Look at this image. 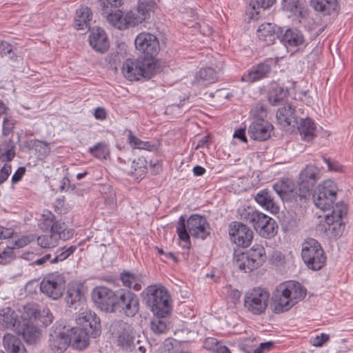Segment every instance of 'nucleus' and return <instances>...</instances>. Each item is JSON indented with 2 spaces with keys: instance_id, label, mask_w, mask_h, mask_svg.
Listing matches in <instances>:
<instances>
[{
  "instance_id": "nucleus-17",
  "label": "nucleus",
  "mask_w": 353,
  "mask_h": 353,
  "mask_svg": "<svg viewBox=\"0 0 353 353\" xmlns=\"http://www.w3.org/2000/svg\"><path fill=\"white\" fill-rule=\"evenodd\" d=\"M48 345L51 350L55 353H61L70 345V339L65 327L61 325L50 330Z\"/></svg>"
},
{
  "instance_id": "nucleus-46",
  "label": "nucleus",
  "mask_w": 353,
  "mask_h": 353,
  "mask_svg": "<svg viewBox=\"0 0 353 353\" xmlns=\"http://www.w3.org/2000/svg\"><path fill=\"white\" fill-rule=\"evenodd\" d=\"M165 317L156 316L150 322V328L156 334H162L168 330V324Z\"/></svg>"
},
{
  "instance_id": "nucleus-37",
  "label": "nucleus",
  "mask_w": 353,
  "mask_h": 353,
  "mask_svg": "<svg viewBox=\"0 0 353 353\" xmlns=\"http://www.w3.org/2000/svg\"><path fill=\"white\" fill-rule=\"evenodd\" d=\"M251 260V258L245 252H241L234 254L233 263L240 270L244 272H250L257 268Z\"/></svg>"
},
{
  "instance_id": "nucleus-61",
  "label": "nucleus",
  "mask_w": 353,
  "mask_h": 353,
  "mask_svg": "<svg viewBox=\"0 0 353 353\" xmlns=\"http://www.w3.org/2000/svg\"><path fill=\"white\" fill-rule=\"evenodd\" d=\"M12 172L10 164L6 163L0 170V185L5 182Z\"/></svg>"
},
{
  "instance_id": "nucleus-21",
  "label": "nucleus",
  "mask_w": 353,
  "mask_h": 353,
  "mask_svg": "<svg viewBox=\"0 0 353 353\" xmlns=\"http://www.w3.org/2000/svg\"><path fill=\"white\" fill-rule=\"evenodd\" d=\"M256 33L260 40L271 45L276 39H280L282 30L274 23H265L259 26Z\"/></svg>"
},
{
  "instance_id": "nucleus-12",
  "label": "nucleus",
  "mask_w": 353,
  "mask_h": 353,
  "mask_svg": "<svg viewBox=\"0 0 353 353\" xmlns=\"http://www.w3.org/2000/svg\"><path fill=\"white\" fill-rule=\"evenodd\" d=\"M117 291L114 292L103 286L96 287L92 292V299L95 305L104 312H114Z\"/></svg>"
},
{
  "instance_id": "nucleus-14",
  "label": "nucleus",
  "mask_w": 353,
  "mask_h": 353,
  "mask_svg": "<svg viewBox=\"0 0 353 353\" xmlns=\"http://www.w3.org/2000/svg\"><path fill=\"white\" fill-rule=\"evenodd\" d=\"M229 234L234 243L243 248L248 247L253 239L252 230L239 221H233L230 224Z\"/></svg>"
},
{
  "instance_id": "nucleus-4",
  "label": "nucleus",
  "mask_w": 353,
  "mask_h": 353,
  "mask_svg": "<svg viewBox=\"0 0 353 353\" xmlns=\"http://www.w3.org/2000/svg\"><path fill=\"white\" fill-rule=\"evenodd\" d=\"M145 292V303L155 316L166 317L170 314V296L165 288L154 285L148 286Z\"/></svg>"
},
{
  "instance_id": "nucleus-43",
  "label": "nucleus",
  "mask_w": 353,
  "mask_h": 353,
  "mask_svg": "<svg viewBox=\"0 0 353 353\" xmlns=\"http://www.w3.org/2000/svg\"><path fill=\"white\" fill-rule=\"evenodd\" d=\"M128 141L130 145L134 149L151 151L154 148V145L151 142L141 141L134 136L130 130L128 131Z\"/></svg>"
},
{
  "instance_id": "nucleus-48",
  "label": "nucleus",
  "mask_w": 353,
  "mask_h": 353,
  "mask_svg": "<svg viewBox=\"0 0 353 353\" xmlns=\"http://www.w3.org/2000/svg\"><path fill=\"white\" fill-rule=\"evenodd\" d=\"M275 1L276 0H255V3H250L249 8H248L250 17L254 18L255 14H258L259 12L256 11V8H269L275 3Z\"/></svg>"
},
{
  "instance_id": "nucleus-9",
  "label": "nucleus",
  "mask_w": 353,
  "mask_h": 353,
  "mask_svg": "<svg viewBox=\"0 0 353 353\" xmlns=\"http://www.w3.org/2000/svg\"><path fill=\"white\" fill-rule=\"evenodd\" d=\"M337 187L332 180L324 181L314 191L312 198L314 205L325 211L330 210L336 200Z\"/></svg>"
},
{
  "instance_id": "nucleus-29",
  "label": "nucleus",
  "mask_w": 353,
  "mask_h": 353,
  "mask_svg": "<svg viewBox=\"0 0 353 353\" xmlns=\"http://www.w3.org/2000/svg\"><path fill=\"white\" fill-rule=\"evenodd\" d=\"M271 70L270 65L265 63H261L253 66L247 73L242 77V81L254 82L265 77Z\"/></svg>"
},
{
  "instance_id": "nucleus-13",
  "label": "nucleus",
  "mask_w": 353,
  "mask_h": 353,
  "mask_svg": "<svg viewBox=\"0 0 353 353\" xmlns=\"http://www.w3.org/2000/svg\"><path fill=\"white\" fill-rule=\"evenodd\" d=\"M65 287V281L60 274L48 276L40 284L41 291L53 299H57L63 295Z\"/></svg>"
},
{
  "instance_id": "nucleus-31",
  "label": "nucleus",
  "mask_w": 353,
  "mask_h": 353,
  "mask_svg": "<svg viewBox=\"0 0 353 353\" xmlns=\"http://www.w3.org/2000/svg\"><path fill=\"white\" fill-rule=\"evenodd\" d=\"M255 201L261 206L272 213L279 212V207L274 202L272 193L266 189L262 190L256 194Z\"/></svg>"
},
{
  "instance_id": "nucleus-34",
  "label": "nucleus",
  "mask_w": 353,
  "mask_h": 353,
  "mask_svg": "<svg viewBox=\"0 0 353 353\" xmlns=\"http://www.w3.org/2000/svg\"><path fill=\"white\" fill-rule=\"evenodd\" d=\"M218 79L215 70L212 68L201 69L195 75L194 83L207 85L214 83Z\"/></svg>"
},
{
  "instance_id": "nucleus-62",
  "label": "nucleus",
  "mask_w": 353,
  "mask_h": 353,
  "mask_svg": "<svg viewBox=\"0 0 353 353\" xmlns=\"http://www.w3.org/2000/svg\"><path fill=\"white\" fill-rule=\"evenodd\" d=\"M13 251L12 249L8 248V250H5L0 252V264H6L12 259Z\"/></svg>"
},
{
  "instance_id": "nucleus-41",
  "label": "nucleus",
  "mask_w": 353,
  "mask_h": 353,
  "mask_svg": "<svg viewBox=\"0 0 353 353\" xmlns=\"http://www.w3.org/2000/svg\"><path fill=\"white\" fill-rule=\"evenodd\" d=\"M285 97V92L282 87L276 83H272L268 90V97L272 105H277Z\"/></svg>"
},
{
  "instance_id": "nucleus-6",
  "label": "nucleus",
  "mask_w": 353,
  "mask_h": 353,
  "mask_svg": "<svg viewBox=\"0 0 353 353\" xmlns=\"http://www.w3.org/2000/svg\"><path fill=\"white\" fill-rule=\"evenodd\" d=\"M321 177V169L312 163L307 165L301 172L299 181V194L295 197V202L297 205H301L303 202L310 197L315 185Z\"/></svg>"
},
{
  "instance_id": "nucleus-22",
  "label": "nucleus",
  "mask_w": 353,
  "mask_h": 353,
  "mask_svg": "<svg viewBox=\"0 0 353 353\" xmlns=\"http://www.w3.org/2000/svg\"><path fill=\"white\" fill-rule=\"evenodd\" d=\"M16 331L21 334L24 341L28 344L37 343L41 337V331L30 321H23L18 325Z\"/></svg>"
},
{
  "instance_id": "nucleus-10",
  "label": "nucleus",
  "mask_w": 353,
  "mask_h": 353,
  "mask_svg": "<svg viewBox=\"0 0 353 353\" xmlns=\"http://www.w3.org/2000/svg\"><path fill=\"white\" fill-rule=\"evenodd\" d=\"M139 299L130 290H117L114 312H119L128 317L134 316L139 310Z\"/></svg>"
},
{
  "instance_id": "nucleus-49",
  "label": "nucleus",
  "mask_w": 353,
  "mask_h": 353,
  "mask_svg": "<svg viewBox=\"0 0 353 353\" xmlns=\"http://www.w3.org/2000/svg\"><path fill=\"white\" fill-rule=\"evenodd\" d=\"M38 244L44 248H54L57 245V238L56 234L50 232V234L39 236L37 238Z\"/></svg>"
},
{
  "instance_id": "nucleus-45",
  "label": "nucleus",
  "mask_w": 353,
  "mask_h": 353,
  "mask_svg": "<svg viewBox=\"0 0 353 353\" xmlns=\"http://www.w3.org/2000/svg\"><path fill=\"white\" fill-rule=\"evenodd\" d=\"M14 145L10 141L0 145V159L3 161H10L15 157Z\"/></svg>"
},
{
  "instance_id": "nucleus-24",
  "label": "nucleus",
  "mask_w": 353,
  "mask_h": 353,
  "mask_svg": "<svg viewBox=\"0 0 353 353\" xmlns=\"http://www.w3.org/2000/svg\"><path fill=\"white\" fill-rule=\"evenodd\" d=\"M65 301L70 307L77 309L85 301L83 287L79 284L74 283L68 286Z\"/></svg>"
},
{
  "instance_id": "nucleus-52",
  "label": "nucleus",
  "mask_w": 353,
  "mask_h": 353,
  "mask_svg": "<svg viewBox=\"0 0 353 353\" xmlns=\"http://www.w3.org/2000/svg\"><path fill=\"white\" fill-rule=\"evenodd\" d=\"M332 213L330 217L333 220H342V218L347 214V206L343 203H339L334 206L331 207Z\"/></svg>"
},
{
  "instance_id": "nucleus-38",
  "label": "nucleus",
  "mask_w": 353,
  "mask_h": 353,
  "mask_svg": "<svg viewBox=\"0 0 353 353\" xmlns=\"http://www.w3.org/2000/svg\"><path fill=\"white\" fill-rule=\"evenodd\" d=\"M102 14L106 18L107 21L114 27L123 30L126 28V23L123 13L119 10H112L111 11H103Z\"/></svg>"
},
{
  "instance_id": "nucleus-5",
  "label": "nucleus",
  "mask_w": 353,
  "mask_h": 353,
  "mask_svg": "<svg viewBox=\"0 0 353 353\" xmlns=\"http://www.w3.org/2000/svg\"><path fill=\"white\" fill-rule=\"evenodd\" d=\"M241 219L252 225L262 237L271 239L277 233L276 222L269 216L257 210H246L241 214Z\"/></svg>"
},
{
  "instance_id": "nucleus-35",
  "label": "nucleus",
  "mask_w": 353,
  "mask_h": 353,
  "mask_svg": "<svg viewBox=\"0 0 353 353\" xmlns=\"http://www.w3.org/2000/svg\"><path fill=\"white\" fill-rule=\"evenodd\" d=\"M273 189L282 199H293L295 201V197L299 194L297 191H294L293 184L288 180L276 182L274 184Z\"/></svg>"
},
{
  "instance_id": "nucleus-26",
  "label": "nucleus",
  "mask_w": 353,
  "mask_h": 353,
  "mask_svg": "<svg viewBox=\"0 0 353 353\" xmlns=\"http://www.w3.org/2000/svg\"><path fill=\"white\" fill-rule=\"evenodd\" d=\"M281 42L286 48L298 47L304 43L305 39L302 32L296 28H289L280 37Z\"/></svg>"
},
{
  "instance_id": "nucleus-2",
  "label": "nucleus",
  "mask_w": 353,
  "mask_h": 353,
  "mask_svg": "<svg viewBox=\"0 0 353 353\" xmlns=\"http://www.w3.org/2000/svg\"><path fill=\"white\" fill-rule=\"evenodd\" d=\"M176 232L179 239L184 242L190 241V236L204 240L210 234V226L205 216L194 214L187 220L181 216Z\"/></svg>"
},
{
  "instance_id": "nucleus-32",
  "label": "nucleus",
  "mask_w": 353,
  "mask_h": 353,
  "mask_svg": "<svg viewBox=\"0 0 353 353\" xmlns=\"http://www.w3.org/2000/svg\"><path fill=\"white\" fill-rule=\"evenodd\" d=\"M3 343L8 353H28L21 340L11 334L4 335Z\"/></svg>"
},
{
  "instance_id": "nucleus-7",
  "label": "nucleus",
  "mask_w": 353,
  "mask_h": 353,
  "mask_svg": "<svg viewBox=\"0 0 353 353\" xmlns=\"http://www.w3.org/2000/svg\"><path fill=\"white\" fill-rule=\"evenodd\" d=\"M301 256L308 268L313 270H319L325 264L324 252L321 245L314 239H309L303 243Z\"/></svg>"
},
{
  "instance_id": "nucleus-3",
  "label": "nucleus",
  "mask_w": 353,
  "mask_h": 353,
  "mask_svg": "<svg viewBox=\"0 0 353 353\" xmlns=\"http://www.w3.org/2000/svg\"><path fill=\"white\" fill-rule=\"evenodd\" d=\"M157 69L154 59L139 57L137 59H128L122 66V73L129 81H138L141 77L150 79Z\"/></svg>"
},
{
  "instance_id": "nucleus-60",
  "label": "nucleus",
  "mask_w": 353,
  "mask_h": 353,
  "mask_svg": "<svg viewBox=\"0 0 353 353\" xmlns=\"http://www.w3.org/2000/svg\"><path fill=\"white\" fill-rule=\"evenodd\" d=\"M330 339V336L327 334L322 333L321 335L316 336L312 339V345L315 347H321L327 342Z\"/></svg>"
},
{
  "instance_id": "nucleus-53",
  "label": "nucleus",
  "mask_w": 353,
  "mask_h": 353,
  "mask_svg": "<svg viewBox=\"0 0 353 353\" xmlns=\"http://www.w3.org/2000/svg\"><path fill=\"white\" fill-rule=\"evenodd\" d=\"M154 3L153 0H139L137 9L147 17L149 15V12L152 9Z\"/></svg>"
},
{
  "instance_id": "nucleus-33",
  "label": "nucleus",
  "mask_w": 353,
  "mask_h": 353,
  "mask_svg": "<svg viewBox=\"0 0 353 353\" xmlns=\"http://www.w3.org/2000/svg\"><path fill=\"white\" fill-rule=\"evenodd\" d=\"M325 224L322 225V230L328 231L334 238L340 237L345 230V224L342 220H333L330 214L325 216Z\"/></svg>"
},
{
  "instance_id": "nucleus-51",
  "label": "nucleus",
  "mask_w": 353,
  "mask_h": 353,
  "mask_svg": "<svg viewBox=\"0 0 353 353\" xmlns=\"http://www.w3.org/2000/svg\"><path fill=\"white\" fill-rule=\"evenodd\" d=\"M132 168L134 170L135 174L141 177L148 172L147 161L143 157H139L137 160L132 162Z\"/></svg>"
},
{
  "instance_id": "nucleus-28",
  "label": "nucleus",
  "mask_w": 353,
  "mask_h": 353,
  "mask_svg": "<svg viewBox=\"0 0 353 353\" xmlns=\"http://www.w3.org/2000/svg\"><path fill=\"white\" fill-rule=\"evenodd\" d=\"M92 12L88 6H82L76 11L75 26L77 30H90Z\"/></svg>"
},
{
  "instance_id": "nucleus-36",
  "label": "nucleus",
  "mask_w": 353,
  "mask_h": 353,
  "mask_svg": "<svg viewBox=\"0 0 353 353\" xmlns=\"http://www.w3.org/2000/svg\"><path fill=\"white\" fill-rule=\"evenodd\" d=\"M123 285L130 289L139 291L141 289L143 277L141 274L130 272H123L120 275Z\"/></svg>"
},
{
  "instance_id": "nucleus-42",
  "label": "nucleus",
  "mask_w": 353,
  "mask_h": 353,
  "mask_svg": "<svg viewBox=\"0 0 353 353\" xmlns=\"http://www.w3.org/2000/svg\"><path fill=\"white\" fill-rule=\"evenodd\" d=\"M312 7L317 11L330 14L334 11L337 5L336 0H311Z\"/></svg>"
},
{
  "instance_id": "nucleus-64",
  "label": "nucleus",
  "mask_w": 353,
  "mask_h": 353,
  "mask_svg": "<svg viewBox=\"0 0 353 353\" xmlns=\"http://www.w3.org/2000/svg\"><path fill=\"white\" fill-rule=\"evenodd\" d=\"M274 347V343L272 341L261 343L258 347L255 349L254 353H265L270 350Z\"/></svg>"
},
{
  "instance_id": "nucleus-50",
  "label": "nucleus",
  "mask_w": 353,
  "mask_h": 353,
  "mask_svg": "<svg viewBox=\"0 0 353 353\" xmlns=\"http://www.w3.org/2000/svg\"><path fill=\"white\" fill-rule=\"evenodd\" d=\"M76 245H71L70 247L65 249L63 248L61 249H59L53 258L51 260V264L57 263L60 261H63L67 258H68L71 254L74 253L76 250Z\"/></svg>"
},
{
  "instance_id": "nucleus-47",
  "label": "nucleus",
  "mask_w": 353,
  "mask_h": 353,
  "mask_svg": "<svg viewBox=\"0 0 353 353\" xmlns=\"http://www.w3.org/2000/svg\"><path fill=\"white\" fill-rule=\"evenodd\" d=\"M125 18V23H126V28L128 26H134L141 23L147 17H145L141 12L137 8L134 10L128 12Z\"/></svg>"
},
{
  "instance_id": "nucleus-18",
  "label": "nucleus",
  "mask_w": 353,
  "mask_h": 353,
  "mask_svg": "<svg viewBox=\"0 0 353 353\" xmlns=\"http://www.w3.org/2000/svg\"><path fill=\"white\" fill-rule=\"evenodd\" d=\"M77 323L79 325V327L88 331L93 338H96L101 334L100 319L91 310L81 312L77 319Z\"/></svg>"
},
{
  "instance_id": "nucleus-58",
  "label": "nucleus",
  "mask_w": 353,
  "mask_h": 353,
  "mask_svg": "<svg viewBox=\"0 0 353 353\" xmlns=\"http://www.w3.org/2000/svg\"><path fill=\"white\" fill-rule=\"evenodd\" d=\"M177 341L172 339H165L163 346H162V352L163 353H175L174 351V347L177 345Z\"/></svg>"
},
{
  "instance_id": "nucleus-25",
  "label": "nucleus",
  "mask_w": 353,
  "mask_h": 353,
  "mask_svg": "<svg viewBox=\"0 0 353 353\" xmlns=\"http://www.w3.org/2000/svg\"><path fill=\"white\" fill-rule=\"evenodd\" d=\"M90 46L96 51L103 53L109 48V42L104 30L100 28L93 29L89 37Z\"/></svg>"
},
{
  "instance_id": "nucleus-63",
  "label": "nucleus",
  "mask_w": 353,
  "mask_h": 353,
  "mask_svg": "<svg viewBox=\"0 0 353 353\" xmlns=\"http://www.w3.org/2000/svg\"><path fill=\"white\" fill-rule=\"evenodd\" d=\"M219 341L213 337H209L204 340L203 347L208 350L213 351L219 343Z\"/></svg>"
},
{
  "instance_id": "nucleus-20",
  "label": "nucleus",
  "mask_w": 353,
  "mask_h": 353,
  "mask_svg": "<svg viewBox=\"0 0 353 353\" xmlns=\"http://www.w3.org/2000/svg\"><path fill=\"white\" fill-rule=\"evenodd\" d=\"M70 339V345L79 350L86 348L89 344L90 334L80 327H74L66 330Z\"/></svg>"
},
{
  "instance_id": "nucleus-15",
  "label": "nucleus",
  "mask_w": 353,
  "mask_h": 353,
  "mask_svg": "<svg viewBox=\"0 0 353 353\" xmlns=\"http://www.w3.org/2000/svg\"><path fill=\"white\" fill-rule=\"evenodd\" d=\"M134 43L136 48L144 54L142 57L154 59V56L159 51V46L157 38L150 33L139 34L136 37Z\"/></svg>"
},
{
  "instance_id": "nucleus-23",
  "label": "nucleus",
  "mask_w": 353,
  "mask_h": 353,
  "mask_svg": "<svg viewBox=\"0 0 353 353\" xmlns=\"http://www.w3.org/2000/svg\"><path fill=\"white\" fill-rule=\"evenodd\" d=\"M20 323L19 314L11 307H7L0 310V330H16Z\"/></svg>"
},
{
  "instance_id": "nucleus-55",
  "label": "nucleus",
  "mask_w": 353,
  "mask_h": 353,
  "mask_svg": "<svg viewBox=\"0 0 353 353\" xmlns=\"http://www.w3.org/2000/svg\"><path fill=\"white\" fill-rule=\"evenodd\" d=\"M24 312L26 316L30 319H37L39 315L37 305L34 303H28L24 306Z\"/></svg>"
},
{
  "instance_id": "nucleus-59",
  "label": "nucleus",
  "mask_w": 353,
  "mask_h": 353,
  "mask_svg": "<svg viewBox=\"0 0 353 353\" xmlns=\"http://www.w3.org/2000/svg\"><path fill=\"white\" fill-rule=\"evenodd\" d=\"M299 0H282L283 9L293 12L297 9Z\"/></svg>"
},
{
  "instance_id": "nucleus-54",
  "label": "nucleus",
  "mask_w": 353,
  "mask_h": 353,
  "mask_svg": "<svg viewBox=\"0 0 353 353\" xmlns=\"http://www.w3.org/2000/svg\"><path fill=\"white\" fill-rule=\"evenodd\" d=\"M122 0H99L101 11H111L121 5Z\"/></svg>"
},
{
  "instance_id": "nucleus-56",
  "label": "nucleus",
  "mask_w": 353,
  "mask_h": 353,
  "mask_svg": "<svg viewBox=\"0 0 353 353\" xmlns=\"http://www.w3.org/2000/svg\"><path fill=\"white\" fill-rule=\"evenodd\" d=\"M251 114L255 119H264L266 117V109L262 105H255L251 110Z\"/></svg>"
},
{
  "instance_id": "nucleus-30",
  "label": "nucleus",
  "mask_w": 353,
  "mask_h": 353,
  "mask_svg": "<svg viewBox=\"0 0 353 353\" xmlns=\"http://www.w3.org/2000/svg\"><path fill=\"white\" fill-rule=\"evenodd\" d=\"M39 227L43 231H50L56 234L58 230L63 228V223L56 220V216L50 211L42 214Z\"/></svg>"
},
{
  "instance_id": "nucleus-1",
  "label": "nucleus",
  "mask_w": 353,
  "mask_h": 353,
  "mask_svg": "<svg viewBox=\"0 0 353 353\" xmlns=\"http://www.w3.org/2000/svg\"><path fill=\"white\" fill-rule=\"evenodd\" d=\"M305 295L306 290L299 282L281 283L273 292V310L275 313L286 312L303 299Z\"/></svg>"
},
{
  "instance_id": "nucleus-27",
  "label": "nucleus",
  "mask_w": 353,
  "mask_h": 353,
  "mask_svg": "<svg viewBox=\"0 0 353 353\" xmlns=\"http://www.w3.org/2000/svg\"><path fill=\"white\" fill-rule=\"evenodd\" d=\"M300 123L298 122L297 128L301 139L307 142L311 141L316 136V127L313 121L309 118H303L302 116L299 118Z\"/></svg>"
},
{
  "instance_id": "nucleus-39",
  "label": "nucleus",
  "mask_w": 353,
  "mask_h": 353,
  "mask_svg": "<svg viewBox=\"0 0 353 353\" xmlns=\"http://www.w3.org/2000/svg\"><path fill=\"white\" fill-rule=\"evenodd\" d=\"M251 258L253 263L258 268L265 261L266 256L264 248L259 244H254L251 249L245 252Z\"/></svg>"
},
{
  "instance_id": "nucleus-40",
  "label": "nucleus",
  "mask_w": 353,
  "mask_h": 353,
  "mask_svg": "<svg viewBox=\"0 0 353 353\" xmlns=\"http://www.w3.org/2000/svg\"><path fill=\"white\" fill-rule=\"evenodd\" d=\"M25 147L28 150H35L42 157H46L50 153V148L48 143L38 139L28 141L25 143Z\"/></svg>"
},
{
  "instance_id": "nucleus-8",
  "label": "nucleus",
  "mask_w": 353,
  "mask_h": 353,
  "mask_svg": "<svg viewBox=\"0 0 353 353\" xmlns=\"http://www.w3.org/2000/svg\"><path fill=\"white\" fill-rule=\"evenodd\" d=\"M270 293L264 288H254L248 291L244 296V307L254 315L263 314L268 305Z\"/></svg>"
},
{
  "instance_id": "nucleus-16",
  "label": "nucleus",
  "mask_w": 353,
  "mask_h": 353,
  "mask_svg": "<svg viewBox=\"0 0 353 353\" xmlns=\"http://www.w3.org/2000/svg\"><path fill=\"white\" fill-rule=\"evenodd\" d=\"M301 116H304L303 109L296 108L291 104H286L276 112L278 122L284 128H295Z\"/></svg>"
},
{
  "instance_id": "nucleus-57",
  "label": "nucleus",
  "mask_w": 353,
  "mask_h": 353,
  "mask_svg": "<svg viewBox=\"0 0 353 353\" xmlns=\"http://www.w3.org/2000/svg\"><path fill=\"white\" fill-rule=\"evenodd\" d=\"M74 231L71 229H66L65 228V224L63 223V228L61 230H58V231L56 232V236L57 238V241L59 239H61L63 241H66L73 236Z\"/></svg>"
},
{
  "instance_id": "nucleus-11",
  "label": "nucleus",
  "mask_w": 353,
  "mask_h": 353,
  "mask_svg": "<svg viewBox=\"0 0 353 353\" xmlns=\"http://www.w3.org/2000/svg\"><path fill=\"white\" fill-rule=\"evenodd\" d=\"M112 334L117 339V344L127 351L136 350L133 328L132 325L122 320L114 321L110 327Z\"/></svg>"
},
{
  "instance_id": "nucleus-19",
  "label": "nucleus",
  "mask_w": 353,
  "mask_h": 353,
  "mask_svg": "<svg viewBox=\"0 0 353 353\" xmlns=\"http://www.w3.org/2000/svg\"><path fill=\"white\" fill-rule=\"evenodd\" d=\"M272 125L264 119H255L248 129L250 137L258 141H265L270 137Z\"/></svg>"
},
{
  "instance_id": "nucleus-44",
  "label": "nucleus",
  "mask_w": 353,
  "mask_h": 353,
  "mask_svg": "<svg viewBox=\"0 0 353 353\" xmlns=\"http://www.w3.org/2000/svg\"><path fill=\"white\" fill-rule=\"evenodd\" d=\"M89 152L99 159H106L110 157V150L108 145L104 142H100L90 148Z\"/></svg>"
}]
</instances>
